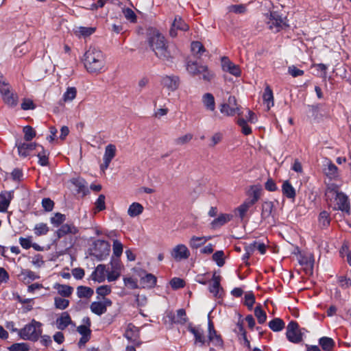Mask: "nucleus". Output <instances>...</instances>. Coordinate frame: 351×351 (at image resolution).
I'll list each match as a JSON object with an SVG mask.
<instances>
[{"instance_id": "54", "label": "nucleus", "mask_w": 351, "mask_h": 351, "mask_svg": "<svg viewBox=\"0 0 351 351\" xmlns=\"http://www.w3.org/2000/svg\"><path fill=\"white\" fill-rule=\"evenodd\" d=\"M192 138L193 134H186L175 139V143L177 145H183L189 143Z\"/></svg>"}, {"instance_id": "22", "label": "nucleus", "mask_w": 351, "mask_h": 351, "mask_svg": "<svg viewBox=\"0 0 351 351\" xmlns=\"http://www.w3.org/2000/svg\"><path fill=\"white\" fill-rule=\"evenodd\" d=\"M210 237L193 236L189 241V246L192 249H197L204 245Z\"/></svg>"}, {"instance_id": "2", "label": "nucleus", "mask_w": 351, "mask_h": 351, "mask_svg": "<svg viewBox=\"0 0 351 351\" xmlns=\"http://www.w3.org/2000/svg\"><path fill=\"white\" fill-rule=\"evenodd\" d=\"M84 64L88 73H100L106 65L104 55L99 49L90 47L84 54Z\"/></svg>"}, {"instance_id": "42", "label": "nucleus", "mask_w": 351, "mask_h": 351, "mask_svg": "<svg viewBox=\"0 0 351 351\" xmlns=\"http://www.w3.org/2000/svg\"><path fill=\"white\" fill-rule=\"evenodd\" d=\"M186 321L187 318L185 310L183 308L178 309L176 315L173 318V322L177 324H184Z\"/></svg>"}, {"instance_id": "19", "label": "nucleus", "mask_w": 351, "mask_h": 351, "mask_svg": "<svg viewBox=\"0 0 351 351\" xmlns=\"http://www.w3.org/2000/svg\"><path fill=\"white\" fill-rule=\"evenodd\" d=\"M203 64H199L197 60H187L186 62V69L187 72L192 76L198 75L199 73V67Z\"/></svg>"}, {"instance_id": "49", "label": "nucleus", "mask_w": 351, "mask_h": 351, "mask_svg": "<svg viewBox=\"0 0 351 351\" xmlns=\"http://www.w3.org/2000/svg\"><path fill=\"white\" fill-rule=\"evenodd\" d=\"M49 231V227L46 223H40L36 224L34 228V233L37 236L46 234Z\"/></svg>"}, {"instance_id": "61", "label": "nucleus", "mask_w": 351, "mask_h": 351, "mask_svg": "<svg viewBox=\"0 0 351 351\" xmlns=\"http://www.w3.org/2000/svg\"><path fill=\"white\" fill-rule=\"evenodd\" d=\"M170 285L173 289H177L184 286V281L179 278H174L170 281Z\"/></svg>"}, {"instance_id": "10", "label": "nucleus", "mask_w": 351, "mask_h": 351, "mask_svg": "<svg viewBox=\"0 0 351 351\" xmlns=\"http://www.w3.org/2000/svg\"><path fill=\"white\" fill-rule=\"evenodd\" d=\"M171 255L176 261H180L187 259L190 256V252L185 245L179 244L173 248Z\"/></svg>"}, {"instance_id": "24", "label": "nucleus", "mask_w": 351, "mask_h": 351, "mask_svg": "<svg viewBox=\"0 0 351 351\" xmlns=\"http://www.w3.org/2000/svg\"><path fill=\"white\" fill-rule=\"evenodd\" d=\"M56 322L58 328L64 330L71 323V319L67 312H64L62 313L60 317L57 319Z\"/></svg>"}, {"instance_id": "60", "label": "nucleus", "mask_w": 351, "mask_h": 351, "mask_svg": "<svg viewBox=\"0 0 351 351\" xmlns=\"http://www.w3.org/2000/svg\"><path fill=\"white\" fill-rule=\"evenodd\" d=\"M123 13L125 17L130 21L131 22H135L136 21V15L134 12L130 8H125L123 10Z\"/></svg>"}, {"instance_id": "20", "label": "nucleus", "mask_w": 351, "mask_h": 351, "mask_svg": "<svg viewBox=\"0 0 351 351\" xmlns=\"http://www.w3.org/2000/svg\"><path fill=\"white\" fill-rule=\"evenodd\" d=\"M232 219V215L230 214H221L217 218L215 219L210 223L212 228H219Z\"/></svg>"}, {"instance_id": "36", "label": "nucleus", "mask_w": 351, "mask_h": 351, "mask_svg": "<svg viewBox=\"0 0 351 351\" xmlns=\"http://www.w3.org/2000/svg\"><path fill=\"white\" fill-rule=\"evenodd\" d=\"M269 326L273 331L278 332L285 328V322L280 318H274L269 322Z\"/></svg>"}, {"instance_id": "50", "label": "nucleus", "mask_w": 351, "mask_h": 351, "mask_svg": "<svg viewBox=\"0 0 351 351\" xmlns=\"http://www.w3.org/2000/svg\"><path fill=\"white\" fill-rule=\"evenodd\" d=\"M173 26L176 27L177 29L182 31H186L189 29V25L186 24L179 16H176L173 22Z\"/></svg>"}, {"instance_id": "7", "label": "nucleus", "mask_w": 351, "mask_h": 351, "mask_svg": "<svg viewBox=\"0 0 351 351\" xmlns=\"http://www.w3.org/2000/svg\"><path fill=\"white\" fill-rule=\"evenodd\" d=\"M268 27L270 29L278 32L280 29L288 27L286 17H282L277 12H271L267 21Z\"/></svg>"}, {"instance_id": "11", "label": "nucleus", "mask_w": 351, "mask_h": 351, "mask_svg": "<svg viewBox=\"0 0 351 351\" xmlns=\"http://www.w3.org/2000/svg\"><path fill=\"white\" fill-rule=\"evenodd\" d=\"M112 305V301L108 298H104L102 302H93L91 303L90 308L91 311L97 315H101L107 311V307Z\"/></svg>"}, {"instance_id": "51", "label": "nucleus", "mask_w": 351, "mask_h": 351, "mask_svg": "<svg viewBox=\"0 0 351 351\" xmlns=\"http://www.w3.org/2000/svg\"><path fill=\"white\" fill-rule=\"evenodd\" d=\"M24 139L26 141H30L33 138L36 136L35 130L29 125L23 128Z\"/></svg>"}, {"instance_id": "30", "label": "nucleus", "mask_w": 351, "mask_h": 351, "mask_svg": "<svg viewBox=\"0 0 351 351\" xmlns=\"http://www.w3.org/2000/svg\"><path fill=\"white\" fill-rule=\"evenodd\" d=\"M282 191L283 195L288 198L293 199L295 197V191L289 181L284 182Z\"/></svg>"}, {"instance_id": "64", "label": "nucleus", "mask_w": 351, "mask_h": 351, "mask_svg": "<svg viewBox=\"0 0 351 351\" xmlns=\"http://www.w3.org/2000/svg\"><path fill=\"white\" fill-rule=\"evenodd\" d=\"M226 71H228L230 73L237 77L241 75V70L239 66L233 63L229 64V67L227 69Z\"/></svg>"}, {"instance_id": "23", "label": "nucleus", "mask_w": 351, "mask_h": 351, "mask_svg": "<svg viewBox=\"0 0 351 351\" xmlns=\"http://www.w3.org/2000/svg\"><path fill=\"white\" fill-rule=\"evenodd\" d=\"M54 289L58 291V293L61 296L64 298L69 297L73 291V288L72 287L66 285H60L58 283H56L54 285Z\"/></svg>"}, {"instance_id": "41", "label": "nucleus", "mask_w": 351, "mask_h": 351, "mask_svg": "<svg viewBox=\"0 0 351 351\" xmlns=\"http://www.w3.org/2000/svg\"><path fill=\"white\" fill-rule=\"evenodd\" d=\"M37 147L40 149V151H38V155H37L39 158L38 162L42 166H45L48 164L49 152L45 150L44 148L43 147V146H41V145H38Z\"/></svg>"}, {"instance_id": "33", "label": "nucleus", "mask_w": 351, "mask_h": 351, "mask_svg": "<svg viewBox=\"0 0 351 351\" xmlns=\"http://www.w3.org/2000/svg\"><path fill=\"white\" fill-rule=\"evenodd\" d=\"M198 75H202L201 78L206 82H210L214 77V73L210 71L206 65H203L199 68Z\"/></svg>"}, {"instance_id": "35", "label": "nucleus", "mask_w": 351, "mask_h": 351, "mask_svg": "<svg viewBox=\"0 0 351 351\" xmlns=\"http://www.w3.org/2000/svg\"><path fill=\"white\" fill-rule=\"evenodd\" d=\"M141 283L144 287H153L156 283V278L152 274H147L141 278Z\"/></svg>"}, {"instance_id": "31", "label": "nucleus", "mask_w": 351, "mask_h": 351, "mask_svg": "<svg viewBox=\"0 0 351 351\" xmlns=\"http://www.w3.org/2000/svg\"><path fill=\"white\" fill-rule=\"evenodd\" d=\"M143 211V206L137 202L132 203L128 210V215L132 217H136L139 215H141Z\"/></svg>"}, {"instance_id": "32", "label": "nucleus", "mask_w": 351, "mask_h": 351, "mask_svg": "<svg viewBox=\"0 0 351 351\" xmlns=\"http://www.w3.org/2000/svg\"><path fill=\"white\" fill-rule=\"evenodd\" d=\"M106 267L104 265H99L92 273L91 278L95 281L101 282L104 278Z\"/></svg>"}, {"instance_id": "55", "label": "nucleus", "mask_w": 351, "mask_h": 351, "mask_svg": "<svg viewBox=\"0 0 351 351\" xmlns=\"http://www.w3.org/2000/svg\"><path fill=\"white\" fill-rule=\"evenodd\" d=\"M112 249L114 255L117 257H119L123 252V245L119 241L114 240Z\"/></svg>"}, {"instance_id": "26", "label": "nucleus", "mask_w": 351, "mask_h": 351, "mask_svg": "<svg viewBox=\"0 0 351 351\" xmlns=\"http://www.w3.org/2000/svg\"><path fill=\"white\" fill-rule=\"evenodd\" d=\"M94 293L92 288L85 286H79L77 287V295L80 298H90Z\"/></svg>"}, {"instance_id": "27", "label": "nucleus", "mask_w": 351, "mask_h": 351, "mask_svg": "<svg viewBox=\"0 0 351 351\" xmlns=\"http://www.w3.org/2000/svg\"><path fill=\"white\" fill-rule=\"evenodd\" d=\"M189 332H191L195 337V342L201 343L204 344L206 341L205 337L203 335L202 331L198 328L193 327L192 324H189L187 327Z\"/></svg>"}, {"instance_id": "13", "label": "nucleus", "mask_w": 351, "mask_h": 351, "mask_svg": "<svg viewBox=\"0 0 351 351\" xmlns=\"http://www.w3.org/2000/svg\"><path fill=\"white\" fill-rule=\"evenodd\" d=\"M3 99L4 102L11 106L14 107L17 105L18 103V96L16 94L10 91V86L6 88L5 89L3 88L2 92H1Z\"/></svg>"}, {"instance_id": "6", "label": "nucleus", "mask_w": 351, "mask_h": 351, "mask_svg": "<svg viewBox=\"0 0 351 351\" xmlns=\"http://www.w3.org/2000/svg\"><path fill=\"white\" fill-rule=\"evenodd\" d=\"M276 209L273 202L265 201L261 205V221L274 226L276 223L275 220Z\"/></svg>"}, {"instance_id": "48", "label": "nucleus", "mask_w": 351, "mask_h": 351, "mask_svg": "<svg viewBox=\"0 0 351 351\" xmlns=\"http://www.w3.org/2000/svg\"><path fill=\"white\" fill-rule=\"evenodd\" d=\"M237 123L241 128V131L243 134L249 135L252 133V129L247 124L246 120L245 119H243V118L238 119Z\"/></svg>"}, {"instance_id": "12", "label": "nucleus", "mask_w": 351, "mask_h": 351, "mask_svg": "<svg viewBox=\"0 0 351 351\" xmlns=\"http://www.w3.org/2000/svg\"><path fill=\"white\" fill-rule=\"evenodd\" d=\"M221 277L217 276L215 272L213 276L212 281L210 282L209 291L216 298L221 297L222 288L220 285Z\"/></svg>"}, {"instance_id": "37", "label": "nucleus", "mask_w": 351, "mask_h": 351, "mask_svg": "<svg viewBox=\"0 0 351 351\" xmlns=\"http://www.w3.org/2000/svg\"><path fill=\"white\" fill-rule=\"evenodd\" d=\"M319 343L322 349L326 351H330L335 345V342L332 339L326 337L320 338Z\"/></svg>"}, {"instance_id": "63", "label": "nucleus", "mask_w": 351, "mask_h": 351, "mask_svg": "<svg viewBox=\"0 0 351 351\" xmlns=\"http://www.w3.org/2000/svg\"><path fill=\"white\" fill-rule=\"evenodd\" d=\"M42 205L46 211H51L53 210L54 203L49 198H44L42 201Z\"/></svg>"}, {"instance_id": "17", "label": "nucleus", "mask_w": 351, "mask_h": 351, "mask_svg": "<svg viewBox=\"0 0 351 351\" xmlns=\"http://www.w3.org/2000/svg\"><path fill=\"white\" fill-rule=\"evenodd\" d=\"M19 154L21 156L26 157L32 150L35 149L38 145L32 143H19L16 144Z\"/></svg>"}, {"instance_id": "18", "label": "nucleus", "mask_w": 351, "mask_h": 351, "mask_svg": "<svg viewBox=\"0 0 351 351\" xmlns=\"http://www.w3.org/2000/svg\"><path fill=\"white\" fill-rule=\"evenodd\" d=\"M162 84L171 91H174L179 86V78L177 76H165L162 78Z\"/></svg>"}, {"instance_id": "28", "label": "nucleus", "mask_w": 351, "mask_h": 351, "mask_svg": "<svg viewBox=\"0 0 351 351\" xmlns=\"http://www.w3.org/2000/svg\"><path fill=\"white\" fill-rule=\"evenodd\" d=\"M12 197V192L11 191L7 193V195L0 194V212H5L7 210Z\"/></svg>"}, {"instance_id": "5", "label": "nucleus", "mask_w": 351, "mask_h": 351, "mask_svg": "<svg viewBox=\"0 0 351 351\" xmlns=\"http://www.w3.org/2000/svg\"><path fill=\"white\" fill-rule=\"evenodd\" d=\"M220 112L228 117H232L235 114L241 116L242 112L241 106L237 104L234 96H230L228 100L219 106Z\"/></svg>"}, {"instance_id": "16", "label": "nucleus", "mask_w": 351, "mask_h": 351, "mask_svg": "<svg viewBox=\"0 0 351 351\" xmlns=\"http://www.w3.org/2000/svg\"><path fill=\"white\" fill-rule=\"evenodd\" d=\"M71 182L77 188V193H82L83 196L89 193L86 181L81 178H74L71 180Z\"/></svg>"}, {"instance_id": "45", "label": "nucleus", "mask_w": 351, "mask_h": 351, "mask_svg": "<svg viewBox=\"0 0 351 351\" xmlns=\"http://www.w3.org/2000/svg\"><path fill=\"white\" fill-rule=\"evenodd\" d=\"M253 205L247 199L240 206H239L237 210L239 213V217L243 219L245 215V213L248 209Z\"/></svg>"}, {"instance_id": "40", "label": "nucleus", "mask_w": 351, "mask_h": 351, "mask_svg": "<svg viewBox=\"0 0 351 351\" xmlns=\"http://www.w3.org/2000/svg\"><path fill=\"white\" fill-rule=\"evenodd\" d=\"M116 147L112 144H109L106 147L105 153L104 156V160H108L111 162L113 158L115 156Z\"/></svg>"}, {"instance_id": "59", "label": "nucleus", "mask_w": 351, "mask_h": 351, "mask_svg": "<svg viewBox=\"0 0 351 351\" xmlns=\"http://www.w3.org/2000/svg\"><path fill=\"white\" fill-rule=\"evenodd\" d=\"M66 219V217L64 215H62L60 213H57L55 214L53 217L51 218V222L53 225L58 226L62 223H63Z\"/></svg>"}, {"instance_id": "14", "label": "nucleus", "mask_w": 351, "mask_h": 351, "mask_svg": "<svg viewBox=\"0 0 351 351\" xmlns=\"http://www.w3.org/2000/svg\"><path fill=\"white\" fill-rule=\"evenodd\" d=\"M124 337L129 341L139 344L138 340L139 338V330L132 324H129L125 332Z\"/></svg>"}, {"instance_id": "9", "label": "nucleus", "mask_w": 351, "mask_h": 351, "mask_svg": "<svg viewBox=\"0 0 351 351\" xmlns=\"http://www.w3.org/2000/svg\"><path fill=\"white\" fill-rule=\"evenodd\" d=\"M286 336L288 340L292 343H298L302 340L301 332L297 322L291 321L287 327Z\"/></svg>"}, {"instance_id": "25", "label": "nucleus", "mask_w": 351, "mask_h": 351, "mask_svg": "<svg viewBox=\"0 0 351 351\" xmlns=\"http://www.w3.org/2000/svg\"><path fill=\"white\" fill-rule=\"evenodd\" d=\"M202 102L207 110L213 111L215 108V98L211 93H205L202 96Z\"/></svg>"}, {"instance_id": "21", "label": "nucleus", "mask_w": 351, "mask_h": 351, "mask_svg": "<svg viewBox=\"0 0 351 351\" xmlns=\"http://www.w3.org/2000/svg\"><path fill=\"white\" fill-rule=\"evenodd\" d=\"M78 230L73 225L64 224L57 231L58 238L62 237L67 234H76Z\"/></svg>"}, {"instance_id": "62", "label": "nucleus", "mask_w": 351, "mask_h": 351, "mask_svg": "<svg viewBox=\"0 0 351 351\" xmlns=\"http://www.w3.org/2000/svg\"><path fill=\"white\" fill-rule=\"evenodd\" d=\"M255 302V298L252 293H249L245 295V304L249 308H252Z\"/></svg>"}, {"instance_id": "53", "label": "nucleus", "mask_w": 351, "mask_h": 351, "mask_svg": "<svg viewBox=\"0 0 351 351\" xmlns=\"http://www.w3.org/2000/svg\"><path fill=\"white\" fill-rule=\"evenodd\" d=\"M87 323L88 324V326L85 325H80L77 328V331L82 335V336H90L91 330L89 328V326L90 325V319L89 318H87Z\"/></svg>"}, {"instance_id": "39", "label": "nucleus", "mask_w": 351, "mask_h": 351, "mask_svg": "<svg viewBox=\"0 0 351 351\" xmlns=\"http://www.w3.org/2000/svg\"><path fill=\"white\" fill-rule=\"evenodd\" d=\"M325 166L326 167L324 169V171L327 176L330 178H335L337 176V167L334 164L330 161H328Z\"/></svg>"}, {"instance_id": "56", "label": "nucleus", "mask_w": 351, "mask_h": 351, "mask_svg": "<svg viewBox=\"0 0 351 351\" xmlns=\"http://www.w3.org/2000/svg\"><path fill=\"white\" fill-rule=\"evenodd\" d=\"M10 351H28L29 346L25 343H14L9 348Z\"/></svg>"}, {"instance_id": "3", "label": "nucleus", "mask_w": 351, "mask_h": 351, "mask_svg": "<svg viewBox=\"0 0 351 351\" xmlns=\"http://www.w3.org/2000/svg\"><path fill=\"white\" fill-rule=\"evenodd\" d=\"M326 201L335 210H340L349 213L350 203L348 197L341 192L337 185L328 184L325 192Z\"/></svg>"}, {"instance_id": "43", "label": "nucleus", "mask_w": 351, "mask_h": 351, "mask_svg": "<svg viewBox=\"0 0 351 351\" xmlns=\"http://www.w3.org/2000/svg\"><path fill=\"white\" fill-rule=\"evenodd\" d=\"M77 95V89L75 87H69L63 95V101L64 102L73 101Z\"/></svg>"}, {"instance_id": "34", "label": "nucleus", "mask_w": 351, "mask_h": 351, "mask_svg": "<svg viewBox=\"0 0 351 351\" xmlns=\"http://www.w3.org/2000/svg\"><path fill=\"white\" fill-rule=\"evenodd\" d=\"M198 75H202L201 78L206 82H210L214 77V73L210 71L206 65H203L199 68Z\"/></svg>"}, {"instance_id": "47", "label": "nucleus", "mask_w": 351, "mask_h": 351, "mask_svg": "<svg viewBox=\"0 0 351 351\" xmlns=\"http://www.w3.org/2000/svg\"><path fill=\"white\" fill-rule=\"evenodd\" d=\"M54 304L56 308L64 310L69 306V301L66 299L56 297L54 299Z\"/></svg>"}, {"instance_id": "46", "label": "nucleus", "mask_w": 351, "mask_h": 351, "mask_svg": "<svg viewBox=\"0 0 351 351\" xmlns=\"http://www.w3.org/2000/svg\"><path fill=\"white\" fill-rule=\"evenodd\" d=\"M254 315L256 317L259 324H263L266 321L267 315L265 312L262 309L261 306H257L254 309Z\"/></svg>"}, {"instance_id": "1", "label": "nucleus", "mask_w": 351, "mask_h": 351, "mask_svg": "<svg viewBox=\"0 0 351 351\" xmlns=\"http://www.w3.org/2000/svg\"><path fill=\"white\" fill-rule=\"evenodd\" d=\"M147 43L155 55L163 61L171 62L173 58L165 36L158 30L150 28L147 31Z\"/></svg>"}, {"instance_id": "57", "label": "nucleus", "mask_w": 351, "mask_h": 351, "mask_svg": "<svg viewBox=\"0 0 351 351\" xmlns=\"http://www.w3.org/2000/svg\"><path fill=\"white\" fill-rule=\"evenodd\" d=\"M105 199L106 197L104 195L101 194L99 195L98 199L95 204V208L97 210V211H101L106 208Z\"/></svg>"}, {"instance_id": "8", "label": "nucleus", "mask_w": 351, "mask_h": 351, "mask_svg": "<svg viewBox=\"0 0 351 351\" xmlns=\"http://www.w3.org/2000/svg\"><path fill=\"white\" fill-rule=\"evenodd\" d=\"M110 251V245L108 242L104 240H97L94 242L93 252L92 255L98 260L101 261L105 258Z\"/></svg>"}, {"instance_id": "58", "label": "nucleus", "mask_w": 351, "mask_h": 351, "mask_svg": "<svg viewBox=\"0 0 351 351\" xmlns=\"http://www.w3.org/2000/svg\"><path fill=\"white\" fill-rule=\"evenodd\" d=\"M228 9L229 12L236 14H242L246 11L245 6L242 4L230 5Z\"/></svg>"}, {"instance_id": "29", "label": "nucleus", "mask_w": 351, "mask_h": 351, "mask_svg": "<svg viewBox=\"0 0 351 351\" xmlns=\"http://www.w3.org/2000/svg\"><path fill=\"white\" fill-rule=\"evenodd\" d=\"M263 99L264 102L267 103V110H269L271 106H274V96L273 92L269 86H267L265 88Z\"/></svg>"}, {"instance_id": "44", "label": "nucleus", "mask_w": 351, "mask_h": 351, "mask_svg": "<svg viewBox=\"0 0 351 351\" xmlns=\"http://www.w3.org/2000/svg\"><path fill=\"white\" fill-rule=\"evenodd\" d=\"M330 222V219L329 217V214L326 211H322L319 214V223L322 228H326L329 226Z\"/></svg>"}, {"instance_id": "4", "label": "nucleus", "mask_w": 351, "mask_h": 351, "mask_svg": "<svg viewBox=\"0 0 351 351\" xmlns=\"http://www.w3.org/2000/svg\"><path fill=\"white\" fill-rule=\"evenodd\" d=\"M40 327L41 324L33 319L31 323L22 328L19 334L23 339L36 341L41 335L42 330Z\"/></svg>"}, {"instance_id": "15", "label": "nucleus", "mask_w": 351, "mask_h": 351, "mask_svg": "<svg viewBox=\"0 0 351 351\" xmlns=\"http://www.w3.org/2000/svg\"><path fill=\"white\" fill-rule=\"evenodd\" d=\"M299 263L301 265L304 266V269L307 274H312L314 265V258L312 254L305 256H301Z\"/></svg>"}, {"instance_id": "52", "label": "nucleus", "mask_w": 351, "mask_h": 351, "mask_svg": "<svg viewBox=\"0 0 351 351\" xmlns=\"http://www.w3.org/2000/svg\"><path fill=\"white\" fill-rule=\"evenodd\" d=\"M223 256L224 253L221 250L217 251L213 255V260L217 263L219 267H222L225 263Z\"/></svg>"}, {"instance_id": "38", "label": "nucleus", "mask_w": 351, "mask_h": 351, "mask_svg": "<svg viewBox=\"0 0 351 351\" xmlns=\"http://www.w3.org/2000/svg\"><path fill=\"white\" fill-rule=\"evenodd\" d=\"M191 47L192 52L197 56V58H199L202 53L206 51L203 45L199 41L192 42Z\"/></svg>"}]
</instances>
